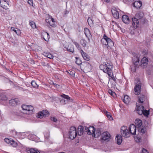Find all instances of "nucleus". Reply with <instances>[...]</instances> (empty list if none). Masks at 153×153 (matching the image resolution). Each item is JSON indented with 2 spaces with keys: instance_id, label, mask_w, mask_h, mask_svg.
I'll list each match as a JSON object with an SVG mask.
<instances>
[{
  "instance_id": "46",
  "label": "nucleus",
  "mask_w": 153,
  "mask_h": 153,
  "mask_svg": "<svg viewBox=\"0 0 153 153\" xmlns=\"http://www.w3.org/2000/svg\"><path fill=\"white\" fill-rule=\"evenodd\" d=\"M30 25L33 28H36V26L34 22L33 21L30 22Z\"/></svg>"
},
{
  "instance_id": "19",
  "label": "nucleus",
  "mask_w": 153,
  "mask_h": 153,
  "mask_svg": "<svg viewBox=\"0 0 153 153\" xmlns=\"http://www.w3.org/2000/svg\"><path fill=\"white\" fill-rule=\"evenodd\" d=\"M144 109V107L143 106H139L137 107V113L138 114L141 115L143 113V110Z\"/></svg>"
},
{
  "instance_id": "31",
  "label": "nucleus",
  "mask_w": 153,
  "mask_h": 153,
  "mask_svg": "<svg viewBox=\"0 0 153 153\" xmlns=\"http://www.w3.org/2000/svg\"><path fill=\"white\" fill-rule=\"evenodd\" d=\"M67 51L73 53L74 51V47L72 45H69L67 48H66Z\"/></svg>"
},
{
  "instance_id": "5",
  "label": "nucleus",
  "mask_w": 153,
  "mask_h": 153,
  "mask_svg": "<svg viewBox=\"0 0 153 153\" xmlns=\"http://www.w3.org/2000/svg\"><path fill=\"white\" fill-rule=\"evenodd\" d=\"M103 39L106 42L107 44L105 43V45H107V47L111 48L114 46V43L113 41L105 34H104L103 36V38L102 39V41Z\"/></svg>"
},
{
  "instance_id": "21",
  "label": "nucleus",
  "mask_w": 153,
  "mask_h": 153,
  "mask_svg": "<svg viewBox=\"0 0 153 153\" xmlns=\"http://www.w3.org/2000/svg\"><path fill=\"white\" fill-rule=\"evenodd\" d=\"M144 16V13L142 11H139L137 12L135 15V18L138 19H140L143 18Z\"/></svg>"
},
{
  "instance_id": "8",
  "label": "nucleus",
  "mask_w": 153,
  "mask_h": 153,
  "mask_svg": "<svg viewBox=\"0 0 153 153\" xmlns=\"http://www.w3.org/2000/svg\"><path fill=\"white\" fill-rule=\"evenodd\" d=\"M111 135L108 132H104L102 134L101 139L107 141H109L110 139Z\"/></svg>"
},
{
  "instance_id": "18",
  "label": "nucleus",
  "mask_w": 153,
  "mask_h": 153,
  "mask_svg": "<svg viewBox=\"0 0 153 153\" xmlns=\"http://www.w3.org/2000/svg\"><path fill=\"white\" fill-rule=\"evenodd\" d=\"M120 132L122 136L126 138L128 137L130 135V133L128 130L124 131H120Z\"/></svg>"
},
{
  "instance_id": "56",
  "label": "nucleus",
  "mask_w": 153,
  "mask_h": 153,
  "mask_svg": "<svg viewBox=\"0 0 153 153\" xmlns=\"http://www.w3.org/2000/svg\"><path fill=\"white\" fill-rule=\"evenodd\" d=\"M108 76L109 77H111V78L112 79V78L113 77H114V75H113V74L112 72V73H111V75H110V76Z\"/></svg>"
},
{
  "instance_id": "51",
  "label": "nucleus",
  "mask_w": 153,
  "mask_h": 153,
  "mask_svg": "<svg viewBox=\"0 0 153 153\" xmlns=\"http://www.w3.org/2000/svg\"><path fill=\"white\" fill-rule=\"evenodd\" d=\"M141 153H149L148 151L146 149L143 148L141 151Z\"/></svg>"
},
{
  "instance_id": "40",
  "label": "nucleus",
  "mask_w": 153,
  "mask_h": 153,
  "mask_svg": "<svg viewBox=\"0 0 153 153\" xmlns=\"http://www.w3.org/2000/svg\"><path fill=\"white\" fill-rule=\"evenodd\" d=\"M76 60L75 62L78 65H81L82 64V62L80 58L76 57Z\"/></svg>"
},
{
  "instance_id": "50",
  "label": "nucleus",
  "mask_w": 153,
  "mask_h": 153,
  "mask_svg": "<svg viewBox=\"0 0 153 153\" xmlns=\"http://www.w3.org/2000/svg\"><path fill=\"white\" fill-rule=\"evenodd\" d=\"M14 131L15 132V134L18 136V137L19 138H20V137L22 133L18 132L15 131L14 130Z\"/></svg>"
},
{
  "instance_id": "63",
  "label": "nucleus",
  "mask_w": 153,
  "mask_h": 153,
  "mask_svg": "<svg viewBox=\"0 0 153 153\" xmlns=\"http://www.w3.org/2000/svg\"><path fill=\"white\" fill-rule=\"evenodd\" d=\"M4 1V2H7V1L6 0H4V1Z\"/></svg>"
},
{
  "instance_id": "54",
  "label": "nucleus",
  "mask_w": 153,
  "mask_h": 153,
  "mask_svg": "<svg viewBox=\"0 0 153 153\" xmlns=\"http://www.w3.org/2000/svg\"><path fill=\"white\" fill-rule=\"evenodd\" d=\"M51 120L54 122H56L57 121V119L55 117H51Z\"/></svg>"
},
{
  "instance_id": "24",
  "label": "nucleus",
  "mask_w": 153,
  "mask_h": 153,
  "mask_svg": "<svg viewBox=\"0 0 153 153\" xmlns=\"http://www.w3.org/2000/svg\"><path fill=\"white\" fill-rule=\"evenodd\" d=\"M84 33L87 37L89 38L91 36L90 31L87 28H85L84 29Z\"/></svg>"
},
{
  "instance_id": "30",
  "label": "nucleus",
  "mask_w": 153,
  "mask_h": 153,
  "mask_svg": "<svg viewBox=\"0 0 153 153\" xmlns=\"http://www.w3.org/2000/svg\"><path fill=\"white\" fill-rule=\"evenodd\" d=\"M27 151L30 153H40L37 149L33 148L30 149Z\"/></svg>"
},
{
  "instance_id": "45",
  "label": "nucleus",
  "mask_w": 153,
  "mask_h": 153,
  "mask_svg": "<svg viewBox=\"0 0 153 153\" xmlns=\"http://www.w3.org/2000/svg\"><path fill=\"white\" fill-rule=\"evenodd\" d=\"M108 93L111 94V96H113V97L115 96L116 95V94L114 92H113L110 89H109L108 91Z\"/></svg>"
},
{
  "instance_id": "33",
  "label": "nucleus",
  "mask_w": 153,
  "mask_h": 153,
  "mask_svg": "<svg viewBox=\"0 0 153 153\" xmlns=\"http://www.w3.org/2000/svg\"><path fill=\"white\" fill-rule=\"evenodd\" d=\"M87 43L86 41L84 39H82L80 41V44L84 47L86 46Z\"/></svg>"
},
{
  "instance_id": "59",
  "label": "nucleus",
  "mask_w": 153,
  "mask_h": 153,
  "mask_svg": "<svg viewBox=\"0 0 153 153\" xmlns=\"http://www.w3.org/2000/svg\"><path fill=\"white\" fill-rule=\"evenodd\" d=\"M116 77H114L112 78V79L115 82H116Z\"/></svg>"
},
{
  "instance_id": "14",
  "label": "nucleus",
  "mask_w": 153,
  "mask_h": 153,
  "mask_svg": "<svg viewBox=\"0 0 153 153\" xmlns=\"http://www.w3.org/2000/svg\"><path fill=\"white\" fill-rule=\"evenodd\" d=\"M81 53L84 60L88 61L90 59V56L82 50H81Z\"/></svg>"
},
{
  "instance_id": "41",
  "label": "nucleus",
  "mask_w": 153,
  "mask_h": 153,
  "mask_svg": "<svg viewBox=\"0 0 153 153\" xmlns=\"http://www.w3.org/2000/svg\"><path fill=\"white\" fill-rule=\"evenodd\" d=\"M87 22H88V24L89 25H92L93 24V20H92V19L89 17H88V20H87Z\"/></svg>"
},
{
  "instance_id": "47",
  "label": "nucleus",
  "mask_w": 153,
  "mask_h": 153,
  "mask_svg": "<svg viewBox=\"0 0 153 153\" xmlns=\"http://www.w3.org/2000/svg\"><path fill=\"white\" fill-rule=\"evenodd\" d=\"M46 21L47 23H48V22H51L52 23H54L55 22L54 19L53 18L46 19Z\"/></svg>"
},
{
  "instance_id": "48",
  "label": "nucleus",
  "mask_w": 153,
  "mask_h": 153,
  "mask_svg": "<svg viewBox=\"0 0 153 153\" xmlns=\"http://www.w3.org/2000/svg\"><path fill=\"white\" fill-rule=\"evenodd\" d=\"M68 73L72 76L74 77V76L75 72L74 71H70V70H69Z\"/></svg>"
},
{
  "instance_id": "27",
  "label": "nucleus",
  "mask_w": 153,
  "mask_h": 153,
  "mask_svg": "<svg viewBox=\"0 0 153 153\" xmlns=\"http://www.w3.org/2000/svg\"><path fill=\"white\" fill-rule=\"evenodd\" d=\"M116 140H117V143L118 145H120L122 141V137L121 135H117L116 136Z\"/></svg>"
},
{
  "instance_id": "37",
  "label": "nucleus",
  "mask_w": 153,
  "mask_h": 153,
  "mask_svg": "<svg viewBox=\"0 0 153 153\" xmlns=\"http://www.w3.org/2000/svg\"><path fill=\"white\" fill-rule=\"evenodd\" d=\"M72 42L75 45L76 47L79 50H80L81 51V50H82L81 49L80 46L79 44L78 43L75 41H72Z\"/></svg>"
},
{
  "instance_id": "7",
  "label": "nucleus",
  "mask_w": 153,
  "mask_h": 153,
  "mask_svg": "<svg viewBox=\"0 0 153 153\" xmlns=\"http://www.w3.org/2000/svg\"><path fill=\"white\" fill-rule=\"evenodd\" d=\"M22 108L23 110L25 111L23 113H26L27 114H29L30 113H27V112H32L33 110V108L31 105H22Z\"/></svg>"
},
{
  "instance_id": "23",
  "label": "nucleus",
  "mask_w": 153,
  "mask_h": 153,
  "mask_svg": "<svg viewBox=\"0 0 153 153\" xmlns=\"http://www.w3.org/2000/svg\"><path fill=\"white\" fill-rule=\"evenodd\" d=\"M135 126L137 128L141 126L142 125V121L140 119H136L135 121Z\"/></svg>"
},
{
  "instance_id": "11",
  "label": "nucleus",
  "mask_w": 153,
  "mask_h": 153,
  "mask_svg": "<svg viewBox=\"0 0 153 153\" xmlns=\"http://www.w3.org/2000/svg\"><path fill=\"white\" fill-rule=\"evenodd\" d=\"M134 90L135 94L138 95L140 94L141 91L140 85L139 84L136 85L134 87Z\"/></svg>"
},
{
  "instance_id": "62",
  "label": "nucleus",
  "mask_w": 153,
  "mask_h": 153,
  "mask_svg": "<svg viewBox=\"0 0 153 153\" xmlns=\"http://www.w3.org/2000/svg\"><path fill=\"white\" fill-rule=\"evenodd\" d=\"M2 100H5V98H3L2 99Z\"/></svg>"
},
{
  "instance_id": "28",
  "label": "nucleus",
  "mask_w": 153,
  "mask_h": 153,
  "mask_svg": "<svg viewBox=\"0 0 153 153\" xmlns=\"http://www.w3.org/2000/svg\"><path fill=\"white\" fill-rule=\"evenodd\" d=\"M83 126H80L78 128V135L81 136L83 134L84 132Z\"/></svg>"
},
{
  "instance_id": "60",
  "label": "nucleus",
  "mask_w": 153,
  "mask_h": 153,
  "mask_svg": "<svg viewBox=\"0 0 153 153\" xmlns=\"http://www.w3.org/2000/svg\"><path fill=\"white\" fill-rule=\"evenodd\" d=\"M83 64H85V65H88V64H89L88 62H84L83 63Z\"/></svg>"
},
{
  "instance_id": "43",
  "label": "nucleus",
  "mask_w": 153,
  "mask_h": 153,
  "mask_svg": "<svg viewBox=\"0 0 153 153\" xmlns=\"http://www.w3.org/2000/svg\"><path fill=\"white\" fill-rule=\"evenodd\" d=\"M12 139L10 138V139L8 138H5L4 139V141L5 142H6L8 144H10L11 140H12Z\"/></svg>"
},
{
  "instance_id": "42",
  "label": "nucleus",
  "mask_w": 153,
  "mask_h": 153,
  "mask_svg": "<svg viewBox=\"0 0 153 153\" xmlns=\"http://www.w3.org/2000/svg\"><path fill=\"white\" fill-rule=\"evenodd\" d=\"M45 55L49 59H53V55L50 53H45Z\"/></svg>"
},
{
  "instance_id": "26",
  "label": "nucleus",
  "mask_w": 153,
  "mask_h": 153,
  "mask_svg": "<svg viewBox=\"0 0 153 153\" xmlns=\"http://www.w3.org/2000/svg\"><path fill=\"white\" fill-rule=\"evenodd\" d=\"M146 97L144 95H140L138 97L139 102L143 103L146 99Z\"/></svg>"
},
{
  "instance_id": "4",
  "label": "nucleus",
  "mask_w": 153,
  "mask_h": 153,
  "mask_svg": "<svg viewBox=\"0 0 153 153\" xmlns=\"http://www.w3.org/2000/svg\"><path fill=\"white\" fill-rule=\"evenodd\" d=\"M63 98H60L59 99L60 102L62 105H64L67 103L69 102H71L72 99L70 98V97L68 95H65L64 94L61 95Z\"/></svg>"
},
{
  "instance_id": "6",
  "label": "nucleus",
  "mask_w": 153,
  "mask_h": 153,
  "mask_svg": "<svg viewBox=\"0 0 153 153\" xmlns=\"http://www.w3.org/2000/svg\"><path fill=\"white\" fill-rule=\"evenodd\" d=\"M49 115V112L47 110H43L38 113L36 117L38 118H42L48 117Z\"/></svg>"
},
{
  "instance_id": "15",
  "label": "nucleus",
  "mask_w": 153,
  "mask_h": 153,
  "mask_svg": "<svg viewBox=\"0 0 153 153\" xmlns=\"http://www.w3.org/2000/svg\"><path fill=\"white\" fill-rule=\"evenodd\" d=\"M111 12L113 14V17L117 19L119 18V13L118 12L116 9V8L115 9H112L111 10Z\"/></svg>"
},
{
  "instance_id": "29",
  "label": "nucleus",
  "mask_w": 153,
  "mask_h": 153,
  "mask_svg": "<svg viewBox=\"0 0 153 153\" xmlns=\"http://www.w3.org/2000/svg\"><path fill=\"white\" fill-rule=\"evenodd\" d=\"M10 30L11 31H13L16 34L18 35H20L21 33V31L20 30L17 28H14L13 27H11Z\"/></svg>"
},
{
  "instance_id": "10",
  "label": "nucleus",
  "mask_w": 153,
  "mask_h": 153,
  "mask_svg": "<svg viewBox=\"0 0 153 153\" xmlns=\"http://www.w3.org/2000/svg\"><path fill=\"white\" fill-rule=\"evenodd\" d=\"M136 128L135 125L133 124H131L130 125L129 128L130 134L131 133L132 134L134 135H136Z\"/></svg>"
},
{
  "instance_id": "22",
  "label": "nucleus",
  "mask_w": 153,
  "mask_h": 153,
  "mask_svg": "<svg viewBox=\"0 0 153 153\" xmlns=\"http://www.w3.org/2000/svg\"><path fill=\"white\" fill-rule=\"evenodd\" d=\"M9 104L11 105L14 106L15 105H17L19 104V101L17 99H12L9 100Z\"/></svg>"
},
{
  "instance_id": "9",
  "label": "nucleus",
  "mask_w": 153,
  "mask_h": 153,
  "mask_svg": "<svg viewBox=\"0 0 153 153\" xmlns=\"http://www.w3.org/2000/svg\"><path fill=\"white\" fill-rule=\"evenodd\" d=\"M148 59L147 58L145 57H143L141 61V64L140 65L143 68H146L148 63Z\"/></svg>"
},
{
  "instance_id": "25",
  "label": "nucleus",
  "mask_w": 153,
  "mask_h": 153,
  "mask_svg": "<svg viewBox=\"0 0 153 153\" xmlns=\"http://www.w3.org/2000/svg\"><path fill=\"white\" fill-rule=\"evenodd\" d=\"M133 4L134 6L137 8H140L142 5V2L140 1H135Z\"/></svg>"
},
{
  "instance_id": "39",
  "label": "nucleus",
  "mask_w": 153,
  "mask_h": 153,
  "mask_svg": "<svg viewBox=\"0 0 153 153\" xmlns=\"http://www.w3.org/2000/svg\"><path fill=\"white\" fill-rule=\"evenodd\" d=\"M149 111H147L146 110H144V109L143 110V114L146 117H148L149 114Z\"/></svg>"
},
{
  "instance_id": "61",
  "label": "nucleus",
  "mask_w": 153,
  "mask_h": 153,
  "mask_svg": "<svg viewBox=\"0 0 153 153\" xmlns=\"http://www.w3.org/2000/svg\"><path fill=\"white\" fill-rule=\"evenodd\" d=\"M105 1L107 2H108L110 1L109 0H105Z\"/></svg>"
},
{
  "instance_id": "34",
  "label": "nucleus",
  "mask_w": 153,
  "mask_h": 153,
  "mask_svg": "<svg viewBox=\"0 0 153 153\" xmlns=\"http://www.w3.org/2000/svg\"><path fill=\"white\" fill-rule=\"evenodd\" d=\"M95 134H96V137H98L101 135V132L100 128H98L97 129L96 131Z\"/></svg>"
},
{
  "instance_id": "2",
  "label": "nucleus",
  "mask_w": 153,
  "mask_h": 153,
  "mask_svg": "<svg viewBox=\"0 0 153 153\" xmlns=\"http://www.w3.org/2000/svg\"><path fill=\"white\" fill-rule=\"evenodd\" d=\"M77 135L76 129L74 126L71 127L68 132V135L69 138L71 140H73L76 138Z\"/></svg>"
},
{
  "instance_id": "1",
  "label": "nucleus",
  "mask_w": 153,
  "mask_h": 153,
  "mask_svg": "<svg viewBox=\"0 0 153 153\" xmlns=\"http://www.w3.org/2000/svg\"><path fill=\"white\" fill-rule=\"evenodd\" d=\"M113 66L112 63L110 61H107L106 62H104L103 64L100 65V68L104 72L110 76L112 72Z\"/></svg>"
},
{
  "instance_id": "52",
  "label": "nucleus",
  "mask_w": 153,
  "mask_h": 153,
  "mask_svg": "<svg viewBox=\"0 0 153 153\" xmlns=\"http://www.w3.org/2000/svg\"><path fill=\"white\" fill-rule=\"evenodd\" d=\"M83 128H84L83 129L84 132H87V133H88V127H87L86 126L83 127Z\"/></svg>"
},
{
  "instance_id": "13",
  "label": "nucleus",
  "mask_w": 153,
  "mask_h": 153,
  "mask_svg": "<svg viewBox=\"0 0 153 153\" xmlns=\"http://www.w3.org/2000/svg\"><path fill=\"white\" fill-rule=\"evenodd\" d=\"M88 135L94 134V137H96L95 128L94 126L88 127Z\"/></svg>"
},
{
  "instance_id": "57",
  "label": "nucleus",
  "mask_w": 153,
  "mask_h": 153,
  "mask_svg": "<svg viewBox=\"0 0 153 153\" xmlns=\"http://www.w3.org/2000/svg\"><path fill=\"white\" fill-rule=\"evenodd\" d=\"M53 84L54 86L56 88H57L58 86H59L56 83H54L53 82Z\"/></svg>"
},
{
  "instance_id": "36",
  "label": "nucleus",
  "mask_w": 153,
  "mask_h": 153,
  "mask_svg": "<svg viewBox=\"0 0 153 153\" xmlns=\"http://www.w3.org/2000/svg\"><path fill=\"white\" fill-rule=\"evenodd\" d=\"M0 6L5 9H7V7L4 4L3 0H1L0 1Z\"/></svg>"
},
{
  "instance_id": "53",
  "label": "nucleus",
  "mask_w": 153,
  "mask_h": 153,
  "mask_svg": "<svg viewBox=\"0 0 153 153\" xmlns=\"http://www.w3.org/2000/svg\"><path fill=\"white\" fill-rule=\"evenodd\" d=\"M48 23L49 24V25L51 26L54 27H55V25L54 23H52L51 22H48Z\"/></svg>"
},
{
  "instance_id": "44",
  "label": "nucleus",
  "mask_w": 153,
  "mask_h": 153,
  "mask_svg": "<svg viewBox=\"0 0 153 153\" xmlns=\"http://www.w3.org/2000/svg\"><path fill=\"white\" fill-rule=\"evenodd\" d=\"M105 115L107 117L109 118V119L110 118H112V116L110 114V113L108 112L105 111Z\"/></svg>"
},
{
  "instance_id": "17",
  "label": "nucleus",
  "mask_w": 153,
  "mask_h": 153,
  "mask_svg": "<svg viewBox=\"0 0 153 153\" xmlns=\"http://www.w3.org/2000/svg\"><path fill=\"white\" fill-rule=\"evenodd\" d=\"M122 19L123 22L125 24L128 23L130 21L128 16L126 15H123L122 16Z\"/></svg>"
},
{
  "instance_id": "58",
  "label": "nucleus",
  "mask_w": 153,
  "mask_h": 153,
  "mask_svg": "<svg viewBox=\"0 0 153 153\" xmlns=\"http://www.w3.org/2000/svg\"><path fill=\"white\" fill-rule=\"evenodd\" d=\"M28 3L30 4H33L32 0H30L29 1H28Z\"/></svg>"
},
{
  "instance_id": "49",
  "label": "nucleus",
  "mask_w": 153,
  "mask_h": 153,
  "mask_svg": "<svg viewBox=\"0 0 153 153\" xmlns=\"http://www.w3.org/2000/svg\"><path fill=\"white\" fill-rule=\"evenodd\" d=\"M128 130L127 127L126 126H123L121 127L120 131H124Z\"/></svg>"
},
{
  "instance_id": "55",
  "label": "nucleus",
  "mask_w": 153,
  "mask_h": 153,
  "mask_svg": "<svg viewBox=\"0 0 153 153\" xmlns=\"http://www.w3.org/2000/svg\"><path fill=\"white\" fill-rule=\"evenodd\" d=\"M69 13V11H67V10H65L64 13V16H66L67 14H68Z\"/></svg>"
},
{
  "instance_id": "38",
  "label": "nucleus",
  "mask_w": 153,
  "mask_h": 153,
  "mask_svg": "<svg viewBox=\"0 0 153 153\" xmlns=\"http://www.w3.org/2000/svg\"><path fill=\"white\" fill-rule=\"evenodd\" d=\"M10 144L13 147H16L18 145L17 143L13 139H12Z\"/></svg>"
},
{
  "instance_id": "3",
  "label": "nucleus",
  "mask_w": 153,
  "mask_h": 153,
  "mask_svg": "<svg viewBox=\"0 0 153 153\" xmlns=\"http://www.w3.org/2000/svg\"><path fill=\"white\" fill-rule=\"evenodd\" d=\"M134 64V65L135 66L134 68H131V71L133 72H134L136 71V68L135 67L139 66V63L140 62V55H137L135 53L134 54V57L132 59Z\"/></svg>"
},
{
  "instance_id": "35",
  "label": "nucleus",
  "mask_w": 153,
  "mask_h": 153,
  "mask_svg": "<svg viewBox=\"0 0 153 153\" xmlns=\"http://www.w3.org/2000/svg\"><path fill=\"white\" fill-rule=\"evenodd\" d=\"M31 84L33 87L35 88H38L39 85L35 81H32L31 82Z\"/></svg>"
},
{
  "instance_id": "12",
  "label": "nucleus",
  "mask_w": 153,
  "mask_h": 153,
  "mask_svg": "<svg viewBox=\"0 0 153 153\" xmlns=\"http://www.w3.org/2000/svg\"><path fill=\"white\" fill-rule=\"evenodd\" d=\"M132 25L135 28H137L139 26V22L138 19L135 17L132 18Z\"/></svg>"
},
{
  "instance_id": "20",
  "label": "nucleus",
  "mask_w": 153,
  "mask_h": 153,
  "mask_svg": "<svg viewBox=\"0 0 153 153\" xmlns=\"http://www.w3.org/2000/svg\"><path fill=\"white\" fill-rule=\"evenodd\" d=\"M139 132L142 133H145L146 131V127L144 126H141L138 128Z\"/></svg>"
},
{
  "instance_id": "32",
  "label": "nucleus",
  "mask_w": 153,
  "mask_h": 153,
  "mask_svg": "<svg viewBox=\"0 0 153 153\" xmlns=\"http://www.w3.org/2000/svg\"><path fill=\"white\" fill-rule=\"evenodd\" d=\"M122 100L125 103L127 104L130 101V98L129 96L127 95H126L124 96Z\"/></svg>"
},
{
  "instance_id": "64",
  "label": "nucleus",
  "mask_w": 153,
  "mask_h": 153,
  "mask_svg": "<svg viewBox=\"0 0 153 153\" xmlns=\"http://www.w3.org/2000/svg\"><path fill=\"white\" fill-rule=\"evenodd\" d=\"M30 0H28V1H29Z\"/></svg>"
},
{
  "instance_id": "16",
  "label": "nucleus",
  "mask_w": 153,
  "mask_h": 153,
  "mask_svg": "<svg viewBox=\"0 0 153 153\" xmlns=\"http://www.w3.org/2000/svg\"><path fill=\"white\" fill-rule=\"evenodd\" d=\"M42 36L46 41H48L50 38L49 33L46 32H44L42 33Z\"/></svg>"
}]
</instances>
